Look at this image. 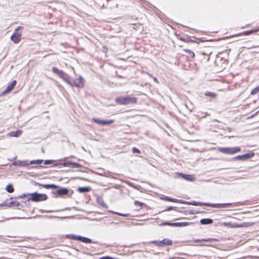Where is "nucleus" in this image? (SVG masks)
I'll list each match as a JSON object with an SVG mask.
<instances>
[{
	"instance_id": "nucleus-50",
	"label": "nucleus",
	"mask_w": 259,
	"mask_h": 259,
	"mask_svg": "<svg viewBox=\"0 0 259 259\" xmlns=\"http://www.w3.org/2000/svg\"><path fill=\"white\" fill-rule=\"evenodd\" d=\"M42 217H44V218H56V217L55 216H52V215H45V216H42Z\"/></svg>"
},
{
	"instance_id": "nucleus-44",
	"label": "nucleus",
	"mask_w": 259,
	"mask_h": 259,
	"mask_svg": "<svg viewBox=\"0 0 259 259\" xmlns=\"http://www.w3.org/2000/svg\"><path fill=\"white\" fill-rule=\"evenodd\" d=\"M193 37L195 39L198 40L199 41H200L201 42H204V41H206L204 39L203 37L197 38V37H194V36Z\"/></svg>"
},
{
	"instance_id": "nucleus-24",
	"label": "nucleus",
	"mask_w": 259,
	"mask_h": 259,
	"mask_svg": "<svg viewBox=\"0 0 259 259\" xmlns=\"http://www.w3.org/2000/svg\"><path fill=\"white\" fill-rule=\"evenodd\" d=\"M22 133V131L21 130H17L15 132H11L8 134V135L10 137H18Z\"/></svg>"
},
{
	"instance_id": "nucleus-29",
	"label": "nucleus",
	"mask_w": 259,
	"mask_h": 259,
	"mask_svg": "<svg viewBox=\"0 0 259 259\" xmlns=\"http://www.w3.org/2000/svg\"><path fill=\"white\" fill-rule=\"evenodd\" d=\"M6 191L9 193H13L14 191V188L12 184H8L6 187Z\"/></svg>"
},
{
	"instance_id": "nucleus-54",
	"label": "nucleus",
	"mask_w": 259,
	"mask_h": 259,
	"mask_svg": "<svg viewBox=\"0 0 259 259\" xmlns=\"http://www.w3.org/2000/svg\"><path fill=\"white\" fill-rule=\"evenodd\" d=\"M258 112H259V110L257 111V112H256L255 113H254L252 115H251L250 117L252 118V117L255 116L256 115H257L258 114Z\"/></svg>"
},
{
	"instance_id": "nucleus-6",
	"label": "nucleus",
	"mask_w": 259,
	"mask_h": 259,
	"mask_svg": "<svg viewBox=\"0 0 259 259\" xmlns=\"http://www.w3.org/2000/svg\"><path fill=\"white\" fill-rule=\"evenodd\" d=\"M193 222H175V223H172L169 222H164L161 223L160 224V226H169L171 227H186L190 225L193 224Z\"/></svg>"
},
{
	"instance_id": "nucleus-47",
	"label": "nucleus",
	"mask_w": 259,
	"mask_h": 259,
	"mask_svg": "<svg viewBox=\"0 0 259 259\" xmlns=\"http://www.w3.org/2000/svg\"><path fill=\"white\" fill-rule=\"evenodd\" d=\"M203 239H195V240H193V242L194 243V242H204V240H203Z\"/></svg>"
},
{
	"instance_id": "nucleus-15",
	"label": "nucleus",
	"mask_w": 259,
	"mask_h": 259,
	"mask_svg": "<svg viewBox=\"0 0 259 259\" xmlns=\"http://www.w3.org/2000/svg\"><path fill=\"white\" fill-rule=\"evenodd\" d=\"M177 175L183 179L190 182H193L196 179V177L192 175L185 174L182 172H178Z\"/></svg>"
},
{
	"instance_id": "nucleus-14",
	"label": "nucleus",
	"mask_w": 259,
	"mask_h": 259,
	"mask_svg": "<svg viewBox=\"0 0 259 259\" xmlns=\"http://www.w3.org/2000/svg\"><path fill=\"white\" fill-rule=\"evenodd\" d=\"M16 80H13L10 84L8 85L6 89L3 92L2 95H5L9 93L11 91H12L14 89V88L16 85Z\"/></svg>"
},
{
	"instance_id": "nucleus-39",
	"label": "nucleus",
	"mask_w": 259,
	"mask_h": 259,
	"mask_svg": "<svg viewBox=\"0 0 259 259\" xmlns=\"http://www.w3.org/2000/svg\"><path fill=\"white\" fill-rule=\"evenodd\" d=\"M132 151L133 153H138V154L141 153L140 150L135 147H134L132 148Z\"/></svg>"
},
{
	"instance_id": "nucleus-43",
	"label": "nucleus",
	"mask_w": 259,
	"mask_h": 259,
	"mask_svg": "<svg viewBox=\"0 0 259 259\" xmlns=\"http://www.w3.org/2000/svg\"><path fill=\"white\" fill-rule=\"evenodd\" d=\"M117 215H118L119 216H121V217H127L130 215V214L118 212V213H117Z\"/></svg>"
},
{
	"instance_id": "nucleus-41",
	"label": "nucleus",
	"mask_w": 259,
	"mask_h": 259,
	"mask_svg": "<svg viewBox=\"0 0 259 259\" xmlns=\"http://www.w3.org/2000/svg\"><path fill=\"white\" fill-rule=\"evenodd\" d=\"M179 203H181V204H188V205H191V201H185L183 200H181V199H179Z\"/></svg>"
},
{
	"instance_id": "nucleus-40",
	"label": "nucleus",
	"mask_w": 259,
	"mask_h": 259,
	"mask_svg": "<svg viewBox=\"0 0 259 259\" xmlns=\"http://www.w3.org/2000/svg\"><path fill=\"white\" fill-rule=\"evenodd\" d=\"M83 166L81 164L75 162H73V168H81Z\"/></svg>"
},
{
	"instance_id": "nucleus-33",
	"label": "nucleus",
	"mask_w": 259,
	"mask_h": 259,
	"mask_svg": "<svg viewBox=\"0 0 259 259\" xmlns=\"http://www.w3.org/2000/svg\"><path fill=\"white\" fill-rule=\"evenodd\" d=\"M172 209H174L177 211V210H179V209H178L176 207L172 206H169L168 207H166L163 210H162V211H170Z\"/></svg>"
},
{
	"instance_id": "nucleus-12",
	"label": "nucleus",
	"mask_w": 259,
	"mask_h": 259,
	"mask_svg": "<svg viewBox=\"0 0 259 259\" xmlns=\"http://www.w3.org/2000/svg\"><path fill=\"white\" fill-rule=\"evenodd\" d=\"M92 120L96 123L102 125H107L110 124H112L114 122V120L113 119L110 120H102L99 118H93Z\"/></svg>"
},
{
	"instance_id": "nucleus-42",
	"label": "nucleus",
	"mask_w": 259,
	"mask_h": 259,
	"mask_svg": "<svg viewBox=\"0 0 259 259\" xmlns=\"http://www.w3.org/2000/svg\"><path fill=\"white\" fill-rule=\"evenodd\" d=\"M23 196L24 197H27L29 200L32 199V194H29L27 195L24 194Z\"/></svg>"
},
{
	"instance_id": "nucleus-28",
	"label": "nucleus",
	"mask_w": 259,
	"mask_h": 259,
	"mask_svg": "<svg viewBox=\"0 0 259 259\" xmlns=\"http://www.w3.org/2000/svg\"><path fill=\"white\" fill-rule=\"evenodd\" d=\"M73 161H67L62 163V166H68L71 167L73 168Z\"/></svg>"
},
{
	"instance_id": "nucleus-37",
	"label": "nucleus",
	"mask_w": 259,
	"mask_h": 259,
	"mask_svg": "<svg viewBox=\"0 0 259 259\" xmlns=\"http://www.w3.org/2000/svg\"><path fill=\"white\" fill-rule=\"evenodd\" d=\"M258 92H259V85H257V87H256L255 88H254L251 91L250 94L251 95H254L256 94V93H257Z\"/></svg>"
},
{
	"instance_id": "nucleus-36",
	"label": "nucleus",
	"mask_w": 259,
	"mask_h": 259,
	"mask_svg": "<svg viewBox=\"0 0 259 259\" xmlns=\"http://www.w3.org/2000/svg\"><path fill=\"white\" fill-rule=\"evenodd\" d=\"M55 162V160L52 159H48L44 160V164L45 165H53V162Z\"/></svg>"
},
{
	"instance_id": "nucleus-27",
	"label": "nucleus",
	"mask_w": 259,
	"mask_h": 259,
	"mask_svg": "<svg viewBox=\"0 0 259 259\" xmlns=\"http://www.w3.org/2000/svg\"><path fill=\"white\" fill-rule=\"evenodd\" d=\"M253 224V223H249V222H243L240 224H237V228L238 227H248L249 226H251Z\"/></svg>"
},
{
	"instance_id": "nucleus-21",
	"label": "nucleus",
	"mask_w": 259,
	"mask_h": 259,
	"mask_svg": "<svg viewBox=\"0 0 259 259\" xmlns=\"http://www.w3.org/2000/svg\"><path fill=\"white\" fill-rule=\"evenodd\" d=\"M179 39L184 42L188 43H193L196 42L194 39H192L190 37L188 36L185 37L180 36Z\"/></svg>"
},
{
	"instance_id": "nucleus-25",
	"label": "nucleus",
	"mask_w": 259,
	"mask_h": 259,
	"mask_svg": "<svg viewBox=\"0 0 259 259\" xmlns=\"http://www.w3.org/2000/svg\"><path fill=\"white\" fill-rule=\"evenodd\" d=\"M222 225L225 227H228L231 228H237V223H232L231 222H224Z\"/></svg>"
},
{
	"instance_id": "nucleus-3",
	"label": "nucleus",
	"mask_w": 259,
	"mask_h": 259,
	"mask_svg": "<svg viewBox=\"0 0 259 259\" xmlns=\"http://www.w3.org/2000/svg\"><path fill=\"white\" fill-rule=\"evenodd\" d=\"M65 82L71 87L83 88L84 85V80L80 75L78 78L72 80H70L69 76H68Z\"/></svg>"
},
{
	"instance_id": "nucleus-16",
	"label": "nucleus",
	"mask_w": 259,
	"mask_h": 259,
	"mask_svg": "<svg viewBox=\"0 0 259 259\" xmlns=\"http://www.w3.org/2000/svg\"><path fill=\"white\" fill-rule=\"evenodd\" d=\"M159 246L171 245L172 244V241L169 239L164 238L162 240L159 241Z\"/></svg>"
},
{
	"instance_id": "nucleus-46",
	"label": "nucleus",
	"mask_w": 259,
	"mask_h": 259,
	"mask_svg": "<svg viewBox=\"0 0 259 259\" xmlns=\"http://www.w3.org/2000/svg\"><path fill=\"white\" fill-rule=\"evenodd\" d=\"M61 164H62V163H59V162L55 163V162H54L53 165H51V167L61 166V165H62Z\"/></svg>"
},
{
	"instance_id": "nucleus-20",
	"label": "nucleus",
	"mask_w": 259,
	"mask_h": 259,
	"mask_svg": "<svg viewBox=\"0 0 259 259\" xmlns=\"http://www.w3.org/2000/svg\"><path fill=\"white\" fill-rule=\"evenodd\" d=\"M200 223L203 225H210L213 223V220L210 218H203L200 220Z\"/></svg>"
},
{
	"instance_id": "nucleus-32",
	"label": "nucleus",
	"mask_w": 259,
	"mask_h": 259,
	"mask_svg": "<svg viewBox=\"0 0 259 259\" xmlns=\"http://www.w3.org/2000/svg\"><path fill=\"white\" fill-rule=\"evenodd\" d=\"M183 51L185 53H187L189 56H190L192 58H194L195 54L194 53L190 50L189 49H183Z\"/></svg>"
},
{
	"instance_id": "nucleus-48",
	"label": "nucleus",
	"mask_w": 259,
	"mask_h": 259,
	"mask_svg": "<svg viewBox=\"0 0 259 259\" xmlns=\"http://www.w3.org/2000/svg\"><path fill=\"white\" fill-rule=\"evenodd\" d=\"M196 211L197 212L196 214H198V213H206V211H205L204 210H196Z\"/></svg>"
},
{
	"instance_id": "nucleus-53",
	"label": "nucleus",
	"mask_w": 259,
	"mask_h": 259,
	"mask_svg": "<svg viewBox=\"0 0 259 259\" xmlns=\"http://www.w3.org/2000/svg\"><path fill=\"white\" fill-rule=\"evenodd\" d=\"M258 112H259V110L257 111V112H256L255 113H254L252 115H251L250 117L252 118V117L255 116L256 115H257L258 114Z\"/></svg>"
},
{
	"instance_id": "nucleus-10",
	"label": "nucleus",
	"mask_w": 259,
	"mask_h": 259,
	"mask_svg": "<svg viewBox=\"0 0 259 259\" xmlns=\"http://www.w3.org/2000/svg\"><path fill=\"white\" fill-rule=\"evenodd\" d=\"M48 196L44 193H39L37 192H33V202H39L47 200Z\"/></svg>"
},
{
	"instance_id": "nucleus-49",
	"label": "nucleus",
	"mask_w": 259,
	"mask_h": 259,
	"mask_svg": "<svg viewBox=\"0 0 259 259\" xmlns=\"http://www.w3.org/2000/svg\"><path fill=\"white\" fill-rule=\"evenodd\" d=\"M158 242H159V241H157V240H152V241H151V243H153V244H156L158 246H159Z\"/></svg>"
},
{
	"instance_id": "nucleus-38",
	"label": "nucleus",
	"mask_w": 259,
	"mask_h": 259,
	"mask_svg": "<svg viewBox=\"0 0 259 259\" xmlns=\"http://www.w3.org/2000/svg\"><path fill=\"white\" fill-rule=\"evenodd\" d=\"M42 162H44V160L42 159L33 160V164L39 165Z\"/></svg>"
},
{
	"instance_id": "nucleus-13",
	"label": "nucleus",
	"mask_w": 259,
	"mask_h": 259,
	"mask_svg": "<svg viewBox=\"0 0 259 259\" xmlns=\"http://www.w3.org/2000/svg\"><path fill=\"white\" fill-rule=\"evenodd\" d=\"M232 205L231 203H211L207 202V206L214 208H226L232 206Z\"/></svg>"
},
{
	"instance_id": "nucleus-17",
	"label": "nucleus",
	"mask_w": 259,
	"mask_h": 259,
	"mask_svg": "<svg viewBox=\"0 0 259 259\" xmlns=\"http://www.w3.org/2000/svg\"><path fill=\"white\" fill-rule=\"evenodd\" d=\"M97 203L102 206L103 208H107L108 207L107 204L104 202L103 198L102 196H99L96 199Z\"/></svg>"
},
{
	"instance_id": "nucleus-52",
	"label": "nucleus",
	"mask_w": 259,
	"mask_h": 259,
	"mask_svg": "<svg viewBox=\"0 0 259 259\" xmlns=\"http://www.w3.org/2000/svg\"><path fill=\"white\" fill-rule=\"evenodd\" d=\"M109 211L112 214H115L116 215H117V213H118V212H116V211H112V210H109Z\"/></svg>"
},
{
	"instance_id": "nucleus-19",
	"label": "nucleus",
	"mask_w": 259,
	"mask_h": 259,
	"mask_svg": "<svg viewBox=\"0 0 259 259\" xmlns=\"http://www.w3.org/2000/svg\"><path fill=\"white\" fill-rule=\"evenodd\" d=\"M3 205L8 207L18 206L19 205V203L16 201H11L10 202L6 201L3 203Z\"/></svg>"
},
{
	"instance_id": "nucleus-34",
	"label": "nucleus",
	"mask_w": 259,
	"mask_h": 259,
	"mask_svg": "<svg viewBox=\"0 0 259 259\" xmlns=\"http://www.w3.org/2000/svg\"><path fill=\"white\" fill-rule=\"evenodd\" d=\"M134 203L136 206L140 207V209L142 208L144 205H145L144 203L139 201L138 200L135 201Z\"/></svg>"
},
{
	"instance_id": "nucleus-51",
	"label": "nucleus",
	"mask_w": 259,
	"mask_h": 259,
	"mask_svg": "<svg viewBox=\"0 0 259 259\" xmlns=\"http://www.w3.org/2000/svg\"><path fill=\"white\" fill-rule=\"evenodd\" d=\"M153 78L154 81L156 83H159V81H158V79L156 77H153Z\"/></svg>"
},
{
	"instance_id": "nucleus-11",
	"label": "nucleus",
	"mask_w": 259,
	"mask_h": 259,
	"mask_svg": "<svg viewBox=\"0 0 259 259\" xmlns=\"http://www.w3.org/2000/svg\"><path fill=\"white\" fill-rule=\"evenodd\" d=\"M33 185L38 186L40 188L41 187L47 189H55L59 188V186L55 184H41L35 181H33Z\"/></svg>"
},
{
	"instance_id": "nucleus-30",
	"label": "nucleus",
	"mask_w": 259,
	"mask_h": 259,
	"mask_svg": "<svg viewBox=\"0 0 259 259\" xmlns=\"http://www.w3.org/2000/svg\"><path fill=\"white\" fill-rule=\"evenodd\" d=\"M258 31H259V28L255 29H250V30L245 31L244 32V34L245 35H250L251 34L257 32Z\"/></svg>"
},
{
	"instance_id": "nucleus-1",
	"label": "nucleus",
	"mask_w": 259,
	"mask_h": 259,
	"mask_svg": "<svg viewBox=\"0 0 259 259\" xmlns=\"http://www.w3.org/2000/svg\"><path fill=\"white\" fill-rule=\"evenodd\" d=\"M56 191L51 192L52 196L54 198L70 197L73 193V191L66 187H60L57 188Z\"/></svg>"
},
{
	"instance_id": "nucleus-7",
	"label": "nucleus",
	"mask_w": 259,
	"mask_h": 259,
	"mask_svg": "<svg viewBox=\"0 0 259 259\" xmlns=\"http://www.w3.org/2000/svg\"><path fill=\"white\" fill-rule=\"evenodd\" d=\"M23 29V27L19 26L16 28L15 31L11 36V39L15 43L18 44L21 39L22 32L19 31Z\"/></svg>"
},
{
	"instance_id": "nucleus-31",
	"label": "nucleus",
	"mask_w": 259,
	"mask_h": 259,
	"mask_svg": "<svg viewBox=\"0 0 259 259\" xmlns=\"http://www.w3.org/2000/svg\"><path fill=\"white\" fill-rule=\"evenodd\" d=\"M204 95L205 96L210 97L212 98H215L217 96V94L214 93H211L210 92H207L204 93Z\"/></svg>"
},
{
	"instance_id": "nucleus-26",
	"label": "nucleus",
	"mask_w": 259,
	"mask_h": 259,
	"mask_svg": "<svg viewBox=\"0 0 259 259\" xmlns=\"http://www.w3.org/2000/svg\"><path fill=\"white\" fill-rule=\"evenodd\" d=\"M207 202H197L195 201H191V205H194V206H207Z\"/></svg>"
},
{
	"instance_id": "nucleus-4",
	"label": "nucleus",
	"mask_w": 259,
	"mask_h": 259,
	"mask_svg": "<svg viewBox=\"0 0 259 259\" xmlns=\"http://www.w3.org/2000/svg\"><path fill=\"white\" fill-rule=\"evenodd\" d=\"M65 237L68 239H71L77 240L84 243H95L96 242L93 241L92 240L88 237L81 235H77L73 234H67L65 235Z\"/></svg>"
},
{
	"instance_id": "nucleus-56",
	"label": "nucleus",
	"mask_w": 259,
	"mask_h": 259,
	"mask_svg": "<svg viewBox=\"0 0 259 259\" xmlns=\"http://www.w3.org/2000/svg\"><path fill=\"white\" fill-rule=\"evenodd\" d=\"M179 258H180V259H185L184 258H180V257H179Z\"/></svg>"
},
{
	"instance_id": "nucleus-18",
	"label": "nucleus",
	"mask_w": 259,
	"mask_h": 259,
	"mask_svg": "<svg viewBox=\"0 0 259 259\" xmlns=\"http://www.w3.org/2000/svg\"><path fill=\"white\" fill-rule=\"evenodd\" d=\"M92 190V188L90 186H84L79 187L77 189V191L80 193H86L90 192Z\"/></svg>"
},
{
	"instance_id": "nucleus-55",
	"label": "nucleus",
	"mask_w": 259,
	"mask_h": 259,
	"mask_svg": "<svg viewBox=\"0 0 259 259\" xmlns=\"http://www.w3.org/2000/svg\"><path fill=\"white\" fill-rule=\"evenodd\" d=\"M114 223L115 224H118V223H117V222H115V223Z\"/></svg>"
},
{
	"instance_id": "nucleus-5",
	"label": "nucleus",
	"mask_w": 259,
	"mask_h": 259,
	"mask_svg": "<svg viewBox=\"0 0 259 259\" xmlns=\"http://www.w3.org/2000/svg\"><path fill=\"white\" fill-rule=\"evenodd\" d=\"M241 149L240 147H220L218 151L222 153L226 154H234L240 152Z\"/></svg>"
},
{
	"instance_id": "nucleus-35",
	"label": "nucleus",
	"mask_w": 259,
	"mask_h": 259,
	"mask_svg": "<svg viewBox=\"0 0 259 259\" xmlns=\"http://www.w3.org/2000/svg\"><path fill=\"white\" fill-rule=\"evenodd\" d=\"M204 242H218L219 239L217 238H208L206 239H203Z\"/></svg>"
},
{
	"instance_id": "nucleus-23",
	"label": "nucleus",
	"mask_w": 259,
	"mask_h": 259,
	"mask_svg": "<svg viewBox=\"0 0 259 259\" xmlns=\"http://www.w3.org/2000/svg\"><path fill=\"white\" fill-rule=\"evenodd\" d=\"M178 212L182 213L184 214H196V210H177Z\"/></svg>"
},
{
	"instance_id": "nucleus-22",
	"label": "nucleus",
	"mask_w": 259,
	"mask_h": 259,
	"mask_svg": "<svg viewBox=\"0 0 259 259\" xmlns=\"http://www.w3.org/2000/svg\"><path fill=\"white\" fill-rule=\"evenodd\" d=\"M161 199L162 200H165L167 201H170V202H176V203H179V199L172 198V197H170L169 196H166L161 197Z\"/></svg>"
},
{
	"instance_id": "nucleus-45",
	"label": "nucleus",
	"mask_w": 259,
	"mask_h": 259,
	"mask_svg": "<svg viewBox=\"0 0 259 259\" xmlns=\"http://www.w3.org/2000/svg\"><path fill=\"white\" fill-rule=\"evenodd\" d=\"M66 209H68V208H66ZM66 210V209H62V210ZM41 211L42 212H47V213H49V212H54V210H41ZM61 211V210H56V211Z\"/></svg>"
},
{
	"instance_id": "nucleus-9",
	"label": "nucleus",
	"mask_w": 259,
	"mask_h": 259,
	"mask_svg": "<svg viewBox=\"0 0 259 259\" xmlns=\"http://www.w3.org/2000/svg\"><path fill=\"white\" fill-rule=\"evenodd\" d=\"M53 72L62 78L64 81L67 80L68 75L63 70L58 69L56 67H53L52 69Z\"/></svg>"
},
{
	"instance_id": "nucleus-57",
	"label": "nucleus",
	"mask_w": 259,
	"mask_h": 259,
	"mask_svg": "<svg viewBox=\"0 0 259 259\" xmlns=\"http://www.w3.org/2000/svg\"><path fill=\"white\" fill-rule=\"evenodd\" d=\"M258 99H259V94H258Z\"/></svg>"
},
{
	"instance_id": "nucleus-8",
	"label": "nucleus",
	"mask_w": 259,
	"mask_h": 259,
	"mask_svg": "<svg viewBox=\"0 0 259 259\" xmlns=\"http://www.w3.org/2000/svg\"><path fill=\"white\" fill-rule=\"evenodd\" d=\"M254 156V153L252 151H250L249 152L244 154L237 155L232 158V160H241L245 161L247 159L252 158Z\"/></svg>"
},
{
	"instance_id": "nucleus-2",
	"label": "nucleus",
	"mask_w": 259,
	"mask_h": 259,
	"mask_svg": "<svg viewBox=\"0 0 259 259\" xmlns=\"http://www.w3.org/2000/svg\"><path fill=\"white\" fill-rule=\"evenodd\" d=\"M114 100L117 104L120 105L135 104L138 102V99L136 97H131L128 95L117 97Z\"/></svg>"
}]
</instances>
